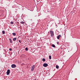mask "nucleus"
I'll use <instances>...</instances> for the list:
<instances>
[{"instance_id":"nucleus-10","label":"nucleus","mask_w":80,"mask_h":80,"mask_svg":"<svg viewBox=\"0 0 80 80\" xmlns=\"http://www.w3.org/2000/svg\"><path fill=\"white\" fill-rule=\"evenodd\" d=\"M12 35H14V36H15V35H16V33L15 32H13L12 33Z\"/></svg>"},{"instance_id":"nucleus-20","label":"nucleus","mask_w":80,"mask_h":80,"mask_svg":"<svg viewBox=\"0 0 80 80\" xmlns=\"http://www.w3.org/2000/svg\"><path fill=\"white\" fill-rule=\"evenodd\" d=\"M57 43L58 45L59 44V42H57Z\"/></svg>"},{"instance_id":"nucleus-5","label":"nucleus","mask_w":80,"mask_h":80,"mask_svg":"<svg viewBox=\"0 0 80 80\" xmlns=\"http://www.w3.org/2000/svg\"><path fill=\"white\" fill-rule=\"evenodd\" d=\"M11 67L12 68H15V67H16V65L15 64H12L11 65Z\"/></svg>"},{"instance_id":"nucleus-12","label":"nucleus","mask_w":80,"mask_h":80,"mask_svg":"<svg viewBox=\"0 0 80 80\" xmlns=\"http://www.w3.org/2000/svg\"><path fill=\"white\" fill-rule=\"evenodd\" d=\"M56 68L58 69V68H59V66H58L57 65L56 66Z\"/></svg>"},{"instance_id":"nucleus-16","label":"nucleus","mask_w":80,"mask_h":80,"mask_svg":"<svg viewBox=\"0 0 80 80\" xmlns=\"http://www.w3.org/2000/svg\"><path fill=\"white\" fill-rule=\"evenodd\" d=\"M2 33H3V34H5V31H2Z\"/></svg>"},{"instance_id":"nucleus-17","label":"nucleus","mask_w":80,"mask_h":80,"mask_svg":"<svg viewBox=\"0 0 80 80\" xmlns=\"http://www.w3.org/2000/svg\"><path fill=\"white\" fill-rule=\"evenodd\" d=\"M10 23H11V24H13V22H11Z\"/></svg>"},{"instance_id":"nucleus-3","label":"nucleus","mask_w":80,"mask_h":80,"mask_svg":"<svg viewBox=\"0 0 80 80\" xmlns=\"http://www.w3.org/2000/svg\"><path fill=\"white\" fill-rule=\"evenodd\" d=\"M10 70L9 69L8 70L7 72V75H9L10 74Z\"/></svg>"},{"instance_id":"nucleus-4","label":"nucleus","mask_w":80,"mask_h":80,"mask_svg":"<svg viewBox=\"0 0 80 80\" xmlns=\"http://www.w3.org/2000/svg\"><path fill=\"white\" fill-rule=\"evenodd\" d=\"M43 66L45 67H47L48 66V64H47V63H45L43 64Z\"/></svg>"},{"instance_id":"nucleus-7","label":"nucleus","mask_w":80,"mask_h":80,"mask_svg":"<svg viewBox=\"0 0 80 80\" xmlns=\"http://www.w3.org/2000/svg\"><path fill=\"white\" fill-rule=\"evenodd\" d=\"M9 40L10 41V43H13V42H12V39L11 38L9 39Z\"/></svg>"},{"instance_id":"nucleus-9","label":"nucleus","mask_w":80,"mask_h":80,"mask_svg":"<svg viewBox=\"0 0 80 80\" xmlns=\"http://www.w3.org/2000/svg\"><path fill=\"white\" fill-rule=\"evenodd\" d=\"M52 47H53L54 48H55V45L54 44H52Z\"/></svg>"},{"instance_id":"nucleus-13","label":"nucleus","mask_w":80,"mask_h":80,"mask_svg":"<svg viewBox=\"0 0 80 80\" xmlns=\"http://www.w3.org/2000/svg\"><path fill=\"white\" fill-rule=\"evenodd\" d=\"M49 59L50 60H51V59H52V56H51V55H50L49 56Z\"/></svg>"},{"instance_id":"nucleus-6","label":"nucleus","mask_w":80,"mask_h":80,"mask_svg":"<svg viewBox=\"0 0 80 80\" xmlns=\"http://www.w3.org/2000/svg\"><path fill=\"white\" fill-rule=\"evenodd\" d=\"M60 37H62V36H61V35H58V36L57 37L58 39H60Z\"/></svg>"},{"instance_id":"nucleus-1","label":"nucleus","mask_w":80,"mask_h":80,"mask_svg":"<svg viewBox=\"0 0 80 80\" xmlns=\"http://www.w3.org/2000/svg\"><path fill=\"white\" fill-rule=\"evenodd\" d=\"M50 33L51 35V37H53V36H54V32L52 31H50Z\"/></svg>"},{"instance_id":"nucleus-11","label":"nucleus","mask_w":80,"mask_h":80,"mask_svg":"<svg viewBox=\"0 0 80 80\" xmlns=\"http://www.w3.org/2000/svg\"><path fill=\"white\" fill-rule=\"evenodd\" d=\"M20 23H21V24H24L25 23V22H20Z\"/></svg>"},{"instance_id":"nucleus-18","label":"nucleus","mask_w":80,"mask_h":80,"mask_svg":"<svg viewBox=\"0 0 80 80\" xmlns=\"http://www.w3.org/2000/svg\"><path fill=\"white\" fill-rule=\"evenodd\" d=\"M9 50L10 51H12V48H9Z\"/></svg>"},{"instance_id":"nucleus-19","label":"nucleus","mask_w":80,"mask_h":80,"mask_svg":"<svg viewBox=\"0 0 80 80\" xmlns=\"http://www.w3.org/2000/svg\"><path fill=\"white\" fill-rule=\"evenodd\" d=\"M24 65V63H23L22 64H21V65L22 66Z\"/></svg>"},{"instance_id":"nucleus-21","label":"nucleus","mask_w":80,"mask_h":80,"mask_svg":"<svg viewBox=\"0 0 80 80\" xmlns=\"http://www.w3.org/2000/svg\"><path fill=\"white\" fill-rule=\"evenodd\" d=\"M19 42H20V43H21V42H20V40H19Z\"/></svg>"},{"instance_id":"nucleus-8","label":"nucleus","mask_w":80,"mask_h":80,"mask_svg":"<svg viewBox=\"0 0 80 80\" xmlns=\"http://www.w3.org/2000/svg\"><path fill=\"white\" fill-rule=\"evenodd\" d=\"M13 41H14V42H15V41L17 40V38H13Z\"/></svg>"},{"instance_id":"nucleus-14","label":"nucleus","mask_w":80,"mask_h":80,"mask_svg":"<svg viewBox=\"0 0 80 80\" xmlns=\"http://www.w3.org/2000/svg\"><path fill=\"white\" fill-rule=\"evenodd\" d=\"M26 51H28V48H25Z\"/></svg>"},{"instance_id":"nucleus-2","label":"nucleus","mask_w":80,"mask_h":80,"mask_svg":"<svg viewBox=\"0 0 80 80\" xmlns=\"http://www.w3.org/2000/svg\"><path fill=\"white\" fill-rule=\"evenodd\" d=\"M35 67V65H33L32 67V68L31 69V71H32L34 70Z\"/></svg>"},{"instance_id":"nucleus-15","label":"nucleus","mask_w":80,"mask_h":80,"mask_svg":"<svg viewBox=\"0 0 80 80\" xmlns=\"http://www.w3.org/2000/svg\"><path fill=\"white\" fill-rule=\"evenodd\" d=\"M42 60L43 62H45V59L43 58Z\"/></svg>"}]
</instances>
